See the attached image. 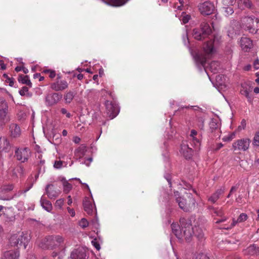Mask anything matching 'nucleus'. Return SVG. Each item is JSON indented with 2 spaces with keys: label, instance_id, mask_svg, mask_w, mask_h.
Segmentation results:
<instances>
[{
  "label": "nucleus",
  "instance_id": "obj_1",
  "mask_svg": "<svg viewBox=\"0 0 259 259\" xmlns=\"http://www.w3.org/2000/svg\"><path fill=\"white\" fill-rule=\"evenodd\" d=\"M242 27L250 33H256L259 29V19L254 16H245L241 20Z\"/></svg>",
  "mask_w": 259,
  "mask_h": 259
},
{
  "label": "nucleus",
  "instance_id": "obj_2",
  "mask_svg": "<svg viewBox=\"0 0 259 259\" xmlns=\"http://www.w3.org/2000/svg\"><path fill=\"white\" fill-rule=\"evenodd\" d=\"M63 242L64 238L61 236H49L42 241L39 246L43 249H53L60 245Z\"/></svg>",
  "mask_w": 259,
  "mask_h": 259
},
{
  "label": "nucleus",
  "instance_id": "obj_3",
  "mask_svg": "<svg viewBox=\"0 0 259 259\" xmlns=\"http://www.w3.org/2000/svg\"><path fill=\"white\" fill-rule=\"evenodd\" d=\"M177 202L180 208L184 211H190L195 207V200L190 194H187L186 197H177Z\"/></svg>",
  "mask_w": 259,
  "mask_h": 259
},
{
  "label": "nucleus",
  "instance_id": "obj_4",
  "mask_svg": "<svg viewBox=\"0 0 259 259\" xmlns=\"http://www.w3.org/2000/svg\"><path fill=\"white\" fill-rule=\"evenodd\" d=\"M212 32V29L209 24L206 22H203L200 25V29H194L193 30V36L197 40H201L207 37Z\"/></svg>",
  "mask_w": 259,
  "mask_h": 259
},
{
  "label": "nucleus",
  "instance_id": "obj_5",
  "mask_svg": "<svg viewBox=\"0 0 259 259\" xmlns=\"http://www.w3.org/2000/svg\"><path fill=\"white\" fill-rule=\"evenodd\" d=\"M180 222L182 228L183 237L187 241H189L193 235L191 221L182 218L180 219Z\"/></svg>",
  "mask_w": 259,
  "mask_h": 259
},
{
  "label": "nucleus",
  "instance_id": "obj_6",
  "mask_svg": "<svg viewBox=\"0 0 259 259\" xmlns=\"http://www.w3.org/2000/svg\"><path fill=\"white\" fill-rule=\"evenodd\" d=\"M221 39V38L220 36L214 35L211 36L209 41L204 44L203 50L206 55H211L214 52V47L219 44Z\"/></svg>",
  "mask_w": 259,
  "mask_h": 259
},
{
  "label": "nucleus",
  "instance_id": "obj_7",
  "mask_svg": "<svg viewBox=\"0 0 259 259\" xmlns=\"http://www.w3.org/2000/svg\"><path fill=\"white\" fill-rule=\"evenodd\" d=\"M8 112L7 102L4 98H0V126H4L10 120Z\"/></svg>",
  "mask_w": 259,
  "mask_h": 259
},
{
  "label": "nucleus",
  "instance_id": "obj_8",
  "mask_svg": "<svg viewBox=\"0 0 259 259\" xmlns=\"http://www.w3.org/2000/svg\"><path fill=\"white\" fill-rule=\"evenodd\" d=\"M251 140L247 138H242L235 141L232 145L234 151H247L250 146Z\"/></svg>",
  "mask_w": 259,
  "mask_h": 259
},
{
  "label": "nucleus",
  "instance_id": "obj_9",
  "mask_svg": "<svg viewBox=\"0 0 259 259\" xmlns=\"http://www.w3.org/2000/svg\"><path fill=\"white\" fill-rule=\"evenodd\" d=\"M237 3V6L236 7H238L240 9H243V6L248 8H251L252 7V3L250 0H223V6H231L234 7V5L236 3Z\"/></svg>",
  "mask_w": 259,
  "mask_h": 259
},
{
  "label": "nucleus",
  "instance_id": "obj_10",
  "mask_svg": "<svg viewBox=\"0 0 259 259\" xmlns=\"http://www.w3.org/2000/svg\"><path fill=\"white\" fill-rule=\"evenodd\" d=\"M105 106L107 115L110 119H113L118 115L119 109L117 105L109 101H107L105 102Z\"/></svg>",
  "mask_w": 259,
  "mask_h": 259
},
{
  "label": "nucleus",
  "instance_id": "obj_11",
  "mask_svg": "<svg viewBox=\"0 0 259 259\" xmlns=\"http://www.w3.org/2000/svg\"><path fill=\"white\" fill-rule=\"evenodd\" d=\"M198 7L201 14L204 16L209 15L214 11V5L208 1L200 4Z\"/></svg>",
  "mask_w": 259,
  "mask_h": 259
},
{
  "label": "nucleus",
  "instance_id": "obj_12",
  "mask_svg": "<svg viewBox=\"0 0 259 259\" xmlns=\"http://www.w3.org/2000/svg\"><path fill=\"white\" fill-rule=\"evenodd\" d=\"M68 87V83L65 80H62L58 76L56 80L51 84V88L55 91H62Z\"/></svg>",
  "mask_w": 259,
  "mask_h": 259
},
{
  "label": "nucleus",
  "instance_id": "obj_13",
  "mask_svg": "<svg viewBox=\"0 0 259 259\" xmlns=\"http://www.w3.org/2000/svg\"><path fill=\"white\" fill-rule=\"evenodd\" d=\"M30 150L28 148H24L23 149H17L15 151V157L17 159L21 161L22 162H24L27 161L30 156Z\"/></svg>",
  "mask_w": 259,
  "mask_h": 259
},
{
  "label": "nucleus",
  "instance_id": "obj_14",
  "mask_svg": "<svg viewBox=\"0 0 259 259\" xmlns=\"http://www.w3.org/2000/svg\"><path fill=\"white\" fill-rule=\"evenodd\" d=\"M62 98L61 94L57 93H49L46 97V104L49 106H53L56 104Z\"/></svg>",
  "mask_w": 259,
  "mask_h": 259
},
{
  "label": "nucleus",
  "instance_id": "obj_15",
  "mask_svg": "<svg viewBox=\"0 0 259 259\" xmlns=\"http://www.w3.org/2000/svg\"><path fill=\"white\" fill-rule=\"evenodd\" d=\"M14 189L12 185L4 186L0 190V199L3 200H10L13 198V197L7 194V193L10 192Z\"/></svg>",
  "mask_w": 259,
  "mask_h": 259
},
{
  "label": "nucleus",
  "instance_id": "obj_16",
  "mask_svg": "<svg viewBox=\"0 0 259 259\" xmlns=\"http://www.w3.org/2000/svg\"><path fill=\"white\" fill-rule=\"evenodd\" d=\"M86 251L83 248H78L74 250L68 259H85Z\"/></svg>",
  "mask_w": 259,
  "mask_h": 259
},
{
  "label": "nucleus",
  "instance_id": "obj_17",
  "mask_svg": "<svg viewBox=\"0 0 259 259\" xmlns=\"http://www.w3.org/2000/svg\"><path fill=\"white\" fill-rule=\"evenodd\" d=\"M10 136L12 138L19 137L21 134V131L19 126L15 123H12L9 125Z\"/></svg>",
  "mask_w": 259,
  "mask_h": 259
},
{
  "label": "nucleus",
  "instance_id": "obj_18",
  "mask_svg": "<svg viewBox=\"0 0 259 259\" xmlns=\"http://www.w3.org/2000/svg\"><path fill=\"white\" fill-rule=\"evenodd\" d=\"M225 191V188L222 187L217 190L211 195L208 197V201L211 203H214L219 199L221 195H223Z\"/></svg>",
  "mask_w": 259,
  "mask_h": 259
},
{
  "label": "nucleus",
  "instance_id": "obj_19",
  "mask_svg": "<svg viewBox=\"0 0 259 259\" xmlns=\"http://www.w3.org/2000/svg\"><path fill=\"white\" fill-rule=\"evenodd\" d=\"M180 153L187 159H190L193 155V150L192 148L189 147L188 145L184 143L181 145Z\"/></svg>",
  "mask_w": 259,
  "mask_h": 259
},
{
  "label": "nucleus",
  "instance_id": "obj_20",
  "mask_svg": "<svg viewBox=\"0 0 259 259\" xmlns=\"http://www.w3.org/2000/svg\"><path fill=\"white\" fill-rule=\"evenodd\" d=\"M19 236L18 243L19 246H23L26 248L28 242L30 239L29 234L27 233L21 232L17 234Z\"/></svg>",
  "mask_w": 259,
  "mask_h": 259
},
{
  "label": "nucleus",
  "instance_id": "obj_21",
  "mask_svg": "<svg viewBox=\"0 0 259 259\" xmlns=\"http://www.w3.org/2000/svg\"><path fill=\"white\" fill-rule=\"evenodd\" d=\"M240 43L241 48L245 52H248L252 46L251 40L246 37H242Z\"/></svg>",
  "mask_w": 259,
  "mask_h": 259
},
{
  "label": "nucleus",
  "instance_id": "obj_22",
  "mask_svg": "<svg viewBox=\"0 0 259 259\" xmlns=\"http://www.w3.org/2000/svg\"><path fill=\"white\" fill-rule=\"evenodd\" d=\"M83 206L84 211L89 214H92L93 212L94 206L92 200L88 197H85L83 201Z\"/></svg>",
  "mask_w": 259,
  "mask_h": 259
},
{
  "label": "nucleus",
  "instance_id": "obj_23",
  "mask_svg": "<svg viewBox=\"0 0 259 259\" xmlns=\"http://www.w3.org/2000/svg\"><path fill=\"white\" fill-rule=\"evenodd\" d=\"M11 148L8 140L5 137L0 138V151L9 152Z\"/></svg>",
  "mask_w": 259,
  "mask_h": 259
},
{
  "label": "nucleus",
  "instance_id": "obj_24",
  "mask_svg": "<svg viewBox=\"0 0 259 259\" xmlns=\"http://www.w3.org/2000/svg\"><path fill=\"white\" fill-rule=\"evenodd\" d=\"M172 233L179 239H182L183 237L182 228L176 223H172L171 225Z\"/></svg>",
  "mask_w": 259,
  "mask_h": 259
},
{
  "label": "nucleus",
  "instance_id": "obj_25",
  "mask_svg": "<svg viewBox=\"0 0 259 259\" xmlns=\"http://www.w3.org/2000/svg\"><path fill=\"white\" fill-rule=\"evenodd\" d=\"M53 187L54 186L52 184H49L47 186L46 188V194L51 199H55L59 194V192L54 190Z\"/></svg>",
  "mask_w": 259,
  "mask_h": 259
},
{
  "label": "nucleus",
  "instance_id": "obj_26",
  "mask_svg": "<svg viewBox=\"0 0 259 259\" xmlns=\"http://www.w3.org/2000/svg\"><path fill=\"white\" fill-rule=\"evenodd\" d=\"M3 256L5 259H18L19 252L17 250H9L4 253Z\"/></svg>",
  "mask_w": 259,
  "mask_h": 259
},
{
  "label": "nucleus",
  "instance_id": "obj_27",
  "mask_svg": "<svg viewBox=\"0 0 259 259\" xmlns=\"http://www.w3.org/2000/svg\"><path fill=\"white\" fill-rule=\"evenodd\" d=\"M250 92H251V90L249 88L248 89L247 87H245L243 85L242 86L240 93L241 95L246 97L249 103H251L252 101V97L250 94Z\"/></svg>",
  "mask_w": 259,
  "mask_h": 259
},
{
  "label": "nucleus",
  "instance_id": "obj_28",
  "mask_svg": "<svg viewBox=\"0 0 259 259\" xmlns=\"http://www.w3.org/2000/svg\"><path fill=\"white\" fill-rule=\"evenodd\" d=\"M213 212L216 214V215L222 217V219L218 220L215 222V223L219 224L222 222H224L227 220V218L224 216V212L222 208H215L214 209Z\"/></svg>",
  "mask_w": 259,
  "mask_h": 259
},
{
  "label": "nucleus",
  "instance_id": "obj_29",
  "mask_svg": "<svg viewBox=\"0 0 259 259\" xmlns=\"http://www.w3.org/2000/svg\"><path fill=\"white\" fill-rule=\"evenodd\" d=\"M247 253L250 255H254L259 254V247L254 244L251 245L246 249Z\"/></svg>",
  "mask_w": 259,
  "mask_h": 259
},
{
  "label": "nucleus",
  "instance_id": "obj_30",
  "mask_svg": "<svg viewBox=\"0 0 259 259\" xmlns=\"http://www.w3.org/2000/svg\"><path fill=\"white\" fill-rule=\"evenodd\" d=\"M193 235L199 239H202L204 236V233L202 229L199 226H195L193 227Z\"/></svg>",
  "mask_w": 259,
  "mask_h": 259
},
{
  "label": "nucleus",
  "instance_id": "obj_31",
  "mask_svg": "<svg viewBox=\"0 0 259 259\" xmlns=\"http://www.w3.org/2000/svg\"><path fill=\"white\" fill-rule=\"evenodd\" d=\"M87 151V147L84 145L80 146L75 151V155L79 158L82 157Z\"/></svg>",
  "mask_w": 259,
  "mask_h": 259
},
{
  "label": "nucleus",
  "instance_id": "obj_32",
  "mask_svg": "<svg viewBox=\"0 0 259 259\" xmlns=\"http://www.w3.org/2000/svg\"><path fill=\"white\" fill-rule=\"evenodd\" d=\"M40 203L42 207L48 211H50L52 210V205L51 203L49 201L44 199L43 197L41 198Z\"/></svg>",
  "mask_w": 259,
  "mask_h": 259
},
{
  "label": "nucleus",
  "instance_id": "obj_33",
  "mask_svg": "<svg viewBox=\"0 0 259 259\" xmlns=\"http://www.w3.org/2000/svg\"><path fill=\"white\" fill-rule=\"evenodd\" d=\"M18 81L23 84H26L30 88L32 87V83L31 82L30 79H29V77L27 75H19Z\"/></svg>",
  "mask_w": 259,
  "mask_h": 259
},
{
  "label": "nucleus",
  "instance_id": "obj_34",
  "mask_svg": "<svg viewBox=\"0 0 259 259\" xmlns=\"http://www.w3.org/2000/svg\"><path fill=\"white\" fill-rule=\"evenodd\" d=\"M4 215L7 219V221L13 222L15 220V215L11 209L6 210L4 213Z\"/></svg>",
  "mask_w": 259,
  "mask_h": 259
},
{
  "label": "nucleus",
  "instance_id": "obj_35",
  "mask_svg": "<svg viewBox=\"0 0 259 259\" xmlns=\"http://www.w3.org/2000/svg\"><path fill=\"white\" fill-rule=\"evenodd\" d=\"M18 240L19 236H17V234L12 235L10 238V243L11 245L12 246H18L19 244Z\"/></svg>",
  "mask_w": 259,
  "mask_h": 259
},
{
  "label": "nucleus",
  "instance_id": "obj_36",
  "mask_svg": "<svg viewBox=\"0 0 259 259\" xmlns=\"http://www.w3.org/2000/svg\"><path fill=\"white\" fill-rule=\"evenodd\" d=\"M74 97V94L72 91L67 92L64 96V99L66 103H70Z\"/></svg>",
  "mask_w": 259,
  "mask_h": 259
},
{
  "label": "nucleus",
  "instance_id": "obj_37",
  "mask_svg": "<svg viewBox=\"0 0 259 259\" xmlns=\"http://www.w3.org/2000/svg\"><path fill=\"white\" fill-rule=\"evenodd\" d=\"M19 94L22 96H26L27 97H31L32 96V94L28 92V88L26 87H23L19 91Z\"/></svg>",
  "mask_w": 259,
  "mask_h": 259
},
{
  "label": "nucleus",
  "instance_id": "obj_38",
  "mask_svg": "<svg viewBox=\"0 0 259 259\" xmlns=\"http://www.w3.org/2000/svg\"><path fill=\"white\" fill-rule=\"evenodd\" d=\"M210 128L212 130H217L220 127V123L217 119H213L209 123Z\"/></svg>",
  "mask_w": 259,
  "mask_h": 259
},
{
  "label": "nucleus",
  "instance_id": "obj_39",
  "mask_svg": "<svg viewBox=\"0 0 259 259\" xmlns=\"http://www.w3.org/2000/svg\"><path fill=\"white\" fill-rule=\"evenodd\" d=\"M220 64L218 62H212L209 65L210 69L213 73L217 72L219 68Z\"/></svg>",
  "mask_w": 259,
  "mask_h": 259
},
{
  "label": "nucleus",
  "instance_id": "obj_40",
  "mask_svg": "<svg viewBox=\"0 0 259 259\" xmlns=\"http://www.w3.org/2000/svg\"><path fill=\"white\" fill-rule=\"evenodd\" d=\"M223 9L224 10L226 15H231L234 13L233 7L229 6H223Z\"/></svg>",
  "mask_w": 259,
  "mask_h": 259
},
{
  "label": "nucleus",
  "instance_id": "obj_41",
  "mask_svg": "<svg viewBox=\"0 0 259 259\" xmlns=\"http://www.w3.org/2000/svg\"><path fill=\"white\" fill-rule=\"evenodd\" d=\"M190 18V15H186L185 13L183 12L181 16L180 20L182 21L183 23L186 24L188 22Z\"/></svg>",
  "mask_w": 259,
  "mask_h": 259
},
{
  "label": "nucleus",
  "instance_id": "obj_42",
  "mask_svg": "<svg viewBox=\"0 0 259 259\" xmlns=\"http://www.w3.org/2000/svg\"><path fill=\"white\" fill-rule=\"evenodd\" d=\"M64 191L66 193H68L72 189V185L68 182L65 181L63 183Z\"/></svg>",
  "mask_w": 259,
  "mask_h": 259
},
{
  "label": "nucleus",
  "instance_id": "obj_43",
  "mask_svg": "<svg viewBox=\"0 0 259 259\" xmlns=\"http://www.w3.org/2000/svg\"><path fill=\"white\" fill-rule=\"evenodd\" d=\"M196 59L201 65L204 66L206 63V57H203L200 55H197L196 56Z\"/></svg>",
  "mask_w": 259,
  "mask_h": 259
},
{
  "label": "nucleus",
  "instance_id": "obj_44",
  "mask_svg": "<svg viewBox=\"0 0 259 259\" xmlns=\"http://www.w3.org/2000/svg\"><path fill=\"white\" fill-rule=\"evenodd\" d=\"M185 0H179V5L178 3L175 4L174 5V8L181 10L182 8L184 6V4L185 3Z\"/></svg>",
  "mask_w": 259,
  "mask_h": 259
},
{
  "label": "nucleus",
  "instance_id": "obj_45",
  "mask_svg": "<svg viewBox=\"0 0 259 259\" xmlns=\"http://www.w3.org/2000/svg\"><path fill=\"white\" fill-rule=\"evenodd\" d=\"M247 219V215L245 213H242L238 218V222H239V223H242L245 221Z\"/></svg>",
  "mask_w": 259,
  "mask_h": 259
},
{
  "label": "nucleus",
  "instance_id": "obj_46",
  "mask_svg": "<svg viewBox=\"0 0 259 259\" xmlns=\"http://www.w3.org/2000/svg\"><path fill=\"white\" fill-rule=\"evenodd\" d=\"M190 140L191 141H192V143L191 144L192 145L193 144L195 147H199V146L200 145V142H199V140L197 138H196L195 137H194L190 138Z\"/></svg>",
  "mask_w": 259,
  "mask_h": 259
},
{
  "label": "nucleus",
  "instance_id": "obj_47",
  "mask_svg": "<svg viewBox=\"0 0 259 259\" xmlns=\"http://www.w3.org/2000/svg\"><path fill=\"white\" fill-rule=\"evenodd\" d=\"M253 144L256 146H259V131L256 132L253 141Z\"/></svg>",
  "mask_w": 259,
  "mask_h": 259
},
{
  "label": "nucleus",
  "instance_id": "obj_48",
  "mask_svg": "<svg viewBox=\"0 0 259 259\" xmlns=\"http://www.w3.org/2000/svg\"><path fill=\"white\" fill-rule=\"evenodd\" d=\"M79 226L82 228H85L89 225V223L87 220L85 219H82L79 223Z\"/></svg>",
  "mask_w": 259,
  "mask_h": 259
},
{
  "label": "nucleus",
  "instance_id": "obj_49",
  "mask_svg": "<svg viewBox=\"0 0 259 259\" xmlns=\"http://www.w3.org/2000/svg\"><path fill=\"white\" fill-rule=\"evenodd\" d=\"M193 259H209V258L205 254L200 253Z\"/></svg>",
  "mask_w": 259,
  "mask_h": 259
},
{
  "label": "nucleus",
  "instance_id": "obj_50",
  "mask_svg": "<svg viewBox=\"0 0 259 259\" xmlns=\"http://www.w3.org/2000/svg\"><path fill=\"white\" fill-rule=\"evenodd\" d=\"M92 244L97 249V250H99L100 249V244L97 242L96 239H94L92 241Z\"/></svg>",
  "mask_w": 259,
  "mask_h": 259
},
{
  "label": "nucleus",
  "instance_id": "obj_51",
  "mask_svg": "<svg viewBox=\"0 0 259 259\" xmlns=\"http://www.w3.org/2000/svg\"><path fill=\"white\" fill-rule=\"evenodd\" d=\"M239 222H238V219L237 220H235V219L233 220V222L231 223V224L227 227H224V228L227 230L231 229L233 227H234L237 223H238Z\"/></svg>",
  "mask_w": 259,
  "mask_h": 259
},
{
  "label": "nucleus",
  "instance_id": "obj_52",
  "mask_svg": "<svg viewBox=\"0 0 259 259\" xmlns=\"http://www.w3.org/2000/svg\"><path fill=\"white\" fill-rule=\"evenodd\" d=\"M63 162L62 161H56L54 163V166L56 168H60L62 167Z\"/></svg>",
  "mask_w": 259,
  "mask_h": 259
},
{
  "label": "nucleus",
  "instance_id": "obj_53",
  "mask_svg": "<svg viewBox=\"0 0 259 259\" xmlns=\"http://www.w3.org/2000/svg\"><path fill=\"white\" fill-rule=\"evenodd\" d=\"M6 82L9 83V85L11 87H13L14 84V79L13 78L8 77V78L6 80Z\"/></svg>",
  "mask_w": 259,
  "mask_h": 259
},
{
  "label": "nucleus",
  "instance_id": "obj_54",
  "mask_svg": "<svg viewBox=\"0 0 259 259\" xmlns=\"http://www.w3.org/2000/svg\"><path fill=\"white\" fill-rule=\"evenodd\" d=\"M64 203V200L62 199H60L57 200L56 201V205L59 206V207H61Z\"/></svg>",
  "mask_w": 259,
  "mask_h": 259
},
{
  "label": "nucleus",
  "instance_id": "obj_55",
  "mask_svg": "<svg viewBox=\"0 0 259 259\" xmlns=\"http://www.w3.org/2000/svg\"><path fill=\"white\" fill-rule=\"evenodd\" d=\"M61 112L63 114H66V116L68 118L70 117L71 114L70 113L67 112V111L65 108H62L61 109Z\"/></svg>",
  "mask_w": 259,
  "mask_h": 259
},
{
  "label": "nucleus",
  "instance_id": "obj_56",
  "mask_svg": "<svg viewBox=\"0 0 259 259\" xmlns=\"http://www.w3.org/2000/svg\"><path fill=\"white\" fill-rule=\"evenodd\" d=\"M239 184H237L235 186L232 187V188L230 189V193H233V192L236 191L239 187Z\"/></svg>",
  "mask_w": 259,
  "mask_h": 259
},
{
  "label": "nucleus",
  "instance_id": "obj_57",
  "mask_svg": "<svg viewBox=\"0 0 259 259\" xmlns=\"http://www.w3.org/2000/svg\"><path fill=\"white\" fill-rule=\"evenodd\" d=\"M67 210L71 217H74L75 215V213L73 209L67 207Z\"/></svg>",
  "mask_w": 259,
  "mask_h": 259
},
{
  "label": "nucleus",
  "instance_id": "obj_58",
  "mask_svg": "<svg viewBox=\"0 0 259 259\" xmlns=\"http://www.w3.org/2000/svg\"><path fill=\"white\" fill-rule=\"evenodd\" d=\"M49 76L50 78H54L56 76V72L54 70H51L50 72L48 73Z\"/></svg>",
  "mask_w": 259,
  "mask_h": 259
},
{
  "label": "nucleus",
  "instance_id": "obj_59",
  "mask_svg": "<svg viewBox=\"0 0 259 259\" xmlns=\"http://www.w3.org/2000/svg\"><path fill=\"white\" fill-rule=\"evenodd\" d=\"M33 185V183H31L29 185V186L27 187V188L25 190H24L23 191H21V193H25L26 192H27L28 191H29L32 188Z\"/></svg>",
  "mask_w": 259,
  "mask_h": 259
},
{
  "label": "nucleus",
  "instance_id": "obj_60",
  "mask_svg": "<svg viewBox=\"0 0 259 259\" xmlns=\"http://www.w3.org/2000/svg\"><path fill=\"white\" fill-rule=\"evenodd\" d=\"M253 66L255 69L259 68V61L258 59H256L254 61Z\"/></svg>",
  "mask_w": 259,
  "mask_h": 259
},
{
  "label": "nucleus",
  "instance_id": "obj_61",
  "mask_svg": "<svg viewBox=\"0 0 259 259\" xmlns=\"http://www.w3.org/2000/svg\"><path fill=\"white\" fill-rule=\"evenodd\" d=\"M197 132L195 130H192L191 131V134L190 135V138L194 137H195V136L197 135Z\"/></svg>",
  "mask_w": 259,
  "mask_h": 259
},
{
  "label": "nucleus",
  "instance_id": "obj_62",
  "mask_svg": "<svg viewBox=\"0 0 259 259\" xmlns=\"http://www.w3.org/2000/svg\"><path fill=\"white\" fill-rule=\"evenodd\" d=\"M235 133H232L230 136L227 137L225 140L228 141L232 140L235 137Z\"/></svg>",
  "mask_w": 259,
  "mask_h": 259
},
{
  "label": "nucleus",
  "instance_id": "obj_63",
  "mask_svg": "<svg viewBox=\"0 0 259 259\" xmlns=\"http://www.w3.org/2000/svg\"><path fill=\"white\" fill-rule=\"evenodd\" d=\"M223 146V145L222 143H218L216 145V147L214 149L215 151H218L219 149H220Z\"/></svg>",
  "mask_w": 259,
  "mask_h": 259
},
{
  "label": "nucleus",
  "instance_id": "obj_64",
  "mask_svg": "<svg viewBox=\"0 0 259 259\" xmlns=\"http://www.w3.org/2000/svg\"><path fill=\"white\" fill-rule=\"evenodd\" d=\"M80 141V139L79 137H75L73 138V142L75 143H76V144L79 143Z\"/></svg>",
  "mask_w": 259,
  "mask_h": 259
}]
</instances>
